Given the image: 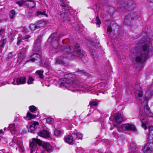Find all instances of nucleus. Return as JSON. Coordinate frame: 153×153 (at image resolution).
<instances>
[{
    "label": "nucleus",
    "mask_w": 153,
    "mask_h": 153,
    "mask_svg": "<svg viewBox=\"0 0 153 153\" xmlns=\"http://www.w3.org/2000/svg\"><path fill=\"white\" fill-rule=\"evenodd\" d=\"M75 50L77 53V57L80 59L85 57V53L82 51L80 48V46L78 44H76L75 45Z\"/></svg>",
    "instance_id": "nucleus-11"
},
{
    "label": "nucleus",
    "mask_w": 153,
    "mask_h": 153,
    "mask_svg": "<svg viewBox=\"0 0 153 153\" xmlns=\"http://www.w3.org/2000/svg\"><path fill=\"white\" fill-rule=\"evenodd\" d=\"M36 73L39 75V77L40 79H42L43 78L44 76L43 74V71L38 70Z\"/></svg>",
    "instance_id": "nucleus-32"
},
{
    "label": "nucleus",
    "mask_w": 153,
    "mask_h": 153,
    "mask_svg": "<svg viewBox=\"0 0 153 153\" xmlns=\"http://www.w3.org/2000/svg\"><path fill=\"white\" fill-rule=\"evenodd\" d=\"M26 82V78L25 76L19 77L16 79V83L17 85L25 84Z\"/></svg>",
    "instance_id": "nucleus-20"
},
{
    "label": "nucleus",
    "mask_w": 153,
    "mask_h": 153,
    "mask_svg": "<svg viewBox=\"0 0 153 153\" xmlns=\"http://www.w3.org/2000/svg\"><path fill=\"white\" fill-rule=\"evenodd\" d=\"M64 139L65 141L69 144L72 143L74 141L73 138L70 135L67 136L65 137Z\"/></svg>",
    "instance_id": "nucleus-23"
},
{
    "label": "nucleus",
    "mask_w": 153,
    "mask_h": 153,
    "mask_svg": "<svg viewBox=\"0 0 153 153\" xmlns=\"http://www.w3.org/2000/svg\"><path fill=\"white\" fill-rule=\"evenodd\" d=\"M2 130H0V134L2 133Z\"/></svg>",
    "instance_id": "nucleus-57"
},
{
    "label": "nucleus",
    "mask_w": 153,
    "mask_h": 153,
    "mask_svg": "<svg viewBox=\"0 0 153 153\" xmlns=\"http://www.w3.org/2000/svg\"><path fill=\"white\" fill-rule=\"evenodd\" d=\"M39 125V123L37 122H34L32 124L31 126H33V127L35 129L37 128V126Z\"/></svg>",
    "instance_id": "nucleus-45"
},
{
    "label": "nucleus",
    "mask_w": 153,
    "mask_h": 153,
    "mask_svg": "<svg viewBox=\"0 0 153 153\" xmlns=\"http://www.w3.org/2000/svg\"><path fill=\"white\" fill-rule=\"evenodd\" d=\"M37 15L39 16L41 15H45L46 16H47V15L45 13V12L43 11V12H42L40 11H37Z\"/></svg>",
    "instance_id": "nucleus-46"
},
{
    "label": "nucleus",
    "mask_w": 153,
    "mask_h": 153,
    "mask_svg": "<svg viewBox=\"0 0 153 153\" xmlns=\"http://www.w3.org/2000/svg\"><path fill=\"white\" fill-rule=\"evenodd\" d=\"M59 4L62 7V9L63 11L67 12L70 9V6L68 4L65 0H59Z\"/></svg>",
    "instance_id": "nucleus-9"
},
{
    "label": "nucleus",
    "mask_w": 153,
    "mask_h": 153,
    "mask_svg": "<svg viewBox=\"0 0 153 153\" xmlns=\"http://www.w3.org/2000/svg\"><path fill=\"white\" fill-rule=\"evenodd\" d=\"M78 71L79 72H80V73L82 74H85L86 73V72H84L83 71H82V70H79Z\"/></svg>",
    "instance_id": "nucleus-54"
},
{
    "label": "nucleus",
    "mask_w": 153,
    "mask_h": 153,
    "mask_svg": "<svg viewBox=\"0 0 153 153\" xmlns=\"http://www.w3.org/2000/svg\"><path fill=\"white\" fill-rule=\"evenodd\" d=\"M153 151V143H148L145 146L144 149V153H151Z\"/></svg>",
    "instance_id": "nucleus-15"
},
{
    "label": "nucleus",
    "mask_w": 153,
    "mask_h": 153,
    "mask_svg": "<svg viewBox=\"0 0 153 153\" xmlns=\"http://www.w3.org/2000/svg\"><path fill=\"white\" fill-rule=\"evenodd\" d=\"M97 103L95 101H93L91 102L90 104L91 106H93L94 105H97Z\"/></svg>",
    "instance_id": "nucleus-51"
},
{
    "label": "nucleus",
    "mask_w": 153,
    "mask_h": 153,
    "mask_svg": "<svg viewBox=\"0 0 153 153\" xmlns=\"http://www.w3.org/2000/svg\"><path fill=\"white\" fill-rule=\"evenodd\" d=\"M150 91H149L147 92L146 95L148 98H150L153 95V89L152 88H150Z\"/></svg>",
    "instance_id": "nucleus-29"
},
{
    "label": "nucleus",
    "mask_w": 153,
    "mask_h": 153,
    "mask_svg": "<svg viewBox=\"0 0 153 153\" xmlns=\"http://www.w3.org/2000/svg\"><path fill=\"white\" fill-rule=\"evenodd\" d=\"M38 134L39 136L44 138H47L50 137L49 132L45 130L41 131Z\"/></svg>",
    "instance_id": "nucleus-19"
},
{
    "label": "nucleus",
    "mask_w": 153,
    "mask_h": 153,
    "mask_svg": "<svg viewBox=\"0 0 153 153\" xmlns=\"http://www.w3.org/2000/svg\"><path fill=\"white\" fill-rule=\"evenodd\" d=\"M26 51V49L25 48H24L19 51L17 59V62L19 63H20L22 60Z\"/></svg>",
    "instance_id": "nucleus-16"
},
{
    "label": "nucleus",
    "mask_w": 153,
    "mask_h": 153,
    "mask_svg": "<svg viewBox=\"0 0 153 153\" xmlns=\"http://www.w3.org/2000/svg\"><path fill=\"white\" fill-rule=\"evenodd\" d=\"M25 62V63L29 62H34L36 60L38 61L40 63V65L43 66V64L42 61V58L40 55L37 53L33 54L32 55L30 56Z\"/></svg>",
    "instance_id": "nucleus-5"
},
{
    "label": "nucleus",
    "mask_w": 153,
    "mask_h": 153,
    "mask_svg": "<svg viewBox=\"0 0 153 153\" xmlns=\"http://www.w3.org/2000/svg\"><path fill=\"white\" fill-rule=\"evenodd\" d=\"M14 81H14H14H13V82H12L11 83V84H14V85H15V84H14Z\"/></svg>",
    "instance_id": "nucleus-58"
},
{
    "label": "nucleus",
    "mask_w": 153,
    "mask_h": 153,
    "mask_svg": "<svg viewBox=\"0 0 153 153\" xmlns=\"http://www.w3.org/2000/svg\"><path fill=\"white\" fill-rule=\"evenodd\" d=\"M36 117V115H34L29 112H28L27 114L26 117L29 120H30L32 119L35 118Z\"/></svg>",
    "instance_id": "nucleus-28"
},
{
    "label": "nucleus",
    "mask_w": 153,
    "mask_h": 153,
    "mask_svg": "<svg viewBox=\"0 0 153 153\" xmlns=\"http://www.w3.org/2000/svg\"><path fill=\"white\" fill-rule=\"evenodd\" d=\"M62 36L61 35H59L58 36L57 38L53 42L52 45L54 49H60L62 51V48L63 47V46H67V45H64L62 46H60L59 45V43L58 42V40Z\"/></svg>",
    "instance_id": "nucleus-13"
},
{
    "label": "nucleus",
    "mask_w": 153,
    "mask_h": 153,
    "mask_svg": "<svg viewBox=\"0 0 153 153\" xmlns=\"http://www.w3.org/2000/svg\"><path fill=\"white\" fill-rule=\"evenodd\" d=\"M13 142H14L15 143H16L17 144H19L20 143V141L18 139H13L12 141Z\"/></svg>",
    "instance_id": "nucleus-49"
},
{
    "label": "nucleus",
    "mask_w": 153,
    "mask_h": 153,
    "mask_svg": "<svg viewBox=\"0 0 153 153\" xmlns=\"http://www.w3.org/2000/svg\"><path fill=\"white\" fill-rule=\"evenodd\" d=\"M137 16L136 13L132 12L128 14L125 17L123 23L125 25H130L131 21Z\"/></svg>",
    "instance_id": "nucleus-8"
},
{
    "label": "nucleus",
    "mask_w": 153,
    "mask_h": 153,
    "mask_svg": "<svg viewBox=\"0 0 153 153\" xmlns=\"http://www.w3.org/2000/svg\"><path fill=\"white\" fill-rule=\"evenodd\" d=\"M6 42V41L5 39H4L0 41V52L1 53L2 49L4 47V46Z\"/></svg>",
    "instance_id": "nucleus-27"
},
{
    "label": "nucleus",
    "mask_w": 153,
    "mask_h": 153,
    "mask_svg": "<svg viewBox=\"0 0 153 153\" xmlns=\"http://www.w3.org/2000/svg\"><path fill=\"white\" fill-rule=\"evenodd\" d=\"M26 4L29 8H32L35 7L36 5L35 2L32 0L26 1Z\"/></svg>",
    "instance_id": "nucleus-21"
},
{
    "label": "nucleus",
    "mask_w": 153,
    "mask_h": 153,
    "mask_svg": "<svg viewBox=\"0 0 153 153\" xmlns=\"http://www.w3.org/2000/svg\"><path fill=\"white\" fill-rule=\"evenodd\" d=\"M110 130H112V128H110Z\"/></svg>",
    "instance_id": "nucleus-60"
},
{
    "label": "nucleus",
    "mask_w": 153,
    "mask_h": 153,
    "mask_svg": "<svg viewBox=\"0 0 153 153\" xmlns=\"http://www.w3.org/2000/svg\"><path fill=\"white\" fill-rule=\"evenodd\" d=\"M8 128L10 130H13L15 128V126L13 124H10L8 127Z\"/></svg>",
    "instance_id": "nucleus-47"
},
{
    "label": "nucleus",
    "mask_w": 153,
    "mask_h": 153,
    "mask_svg": "<svg viewBox=\"0 0 153 153\" xmlns=\"http://www.w3.org/2000/svg\"><path fill=\"white\" fill-rule=\"evenodd\" d=\"M63 61L62 60L60 59L59 58L56 59V63L57 64H62L63 63Z\"/></svg>",
    "instance_id": "nucleus-36"
},
{
    "label": "nucleus",
    "mask_w": 153,
    "mask_h": 153,
    "mask_svg": "<svg viewBox=\"0 0 153 153\" xmlns=\"http://www.w3.org/2000/svg\"><path fill=\"white\" fill-rule=\"evenodd\" d=\"M92 45H93V46L95 47L99 48H100V43L99 42H97L96 43L92 42Z\"/></svg>",
    "instance_id": "nucleus-38"
},
{
    "label": "nucleus",
    "mask_w": 153,
    "mask_h": 153,
    "mask_svg": "<svg viewBox=\"0 0 153 153\" xmlns=\"http://www.w3.org/2000/svg\"><path fill=\"white\" fill-rule=\"evenodd\" d=\"M74 135H76V137L79 139H81L83 137L82 134L81 133L79 132L76 133V134H74Z\"/></svg>",
    "instance_id": "nucleus-44"
},
{
    "label": "nucleus",
    "mask_w": 153,
    "mask_h": 153,
    "mask_svg": "<svg viewBox=\"0 0 153 153\" xmlns=\"http://www.w3.org/2000/svg\"><path fill=\"white\" fill-rule=\"evenodd\" d=\"M56 33H53L51 34L48 40L49 41L50 40H51L54 39L55 37L56 36Z\"/></svg>",
    "instance_id": "nucleus-39"
},
{
    "label": "nucleus",
    "mask_w": 153,
    "mask_h": 153,
    "mask_svg": "<svg viewBox=\"0 0 153 153\" xmlns=\"http://www.w3.org/2000/svg\"><path fill=\"white\" fill-rule=\"evenodd\" d=\"M30 130L32 131H33L36 130V129L33 127V126H30Z\"/></svg>",
    "instance_id": "nucleus-53"
},
{
    "label": "nucleus",
    "mask_w": 153,
    "mask_h": 153,
    "mask_svg": "<svg viewBox=\"0 0 153 153\" xmlns=\"http://www.w3.org/2000/svg\"><path fill=\"white\" fill-rule=\"evenodd\" d=\"M148 102V100L146 103H139L141 104L142 105H143L144 107V111L146 116L148 117H150L152 116V113L150 112L149 110V108L148 106L147 103Z\"/></svg>",
    "instance_id": "nucleus-12"
},
{
    "label": "nucleus",
    "mask_w": 153,
    "mask_h": 153,
    "mask_svg": "<svg viewBox=\"0 0 153 153\" xmlns=\"http://www.w3.org/2000/svg\"><path fill=\"white\" fill-rule=\"evenodd\" d=\"M124 119L121 117L120 113H117L114 116V121L117 123H120L124 120Z\"/></svg>",
    "instance_id": "nucleus-17"
},
{
    "label": "nucleus",
    "mask_w": 153,
    "mask_h": 153,
    "mask_svg": "<svg viewBox=\"0 0 153 153\" xmlns=\"http://www.w3.org/2000/svg\"><path fill=\"white\" fill-rule=\"evenodd\" d=\"M15 11L13 10H11L9 14L10 18L11 19H13L15 17Z\"/></svg>",
    "instance_id": "nucleus-31"
},
{
    "label": "nucleus",
    "mask_w": 153,
    "mask_h": 153,
    "mask_svg": "<svg viewBox=\"0 0 153 153\" xmlns=\"http://www.w3.org/2000/svg\"><path fill=\"white\" fill-rule=\"evenodd\" d=\"M30 36L29 35H27L24 38L21 39L19 38L17 42V44L18 45H20L22 42H23L25 41H27V40H25V39H27L28 38H30Z\"/></svg>",
    "instance_id": "nucleus-25"
},
{
    "label": "nucleus",
    "mask_w": 153,
    "mask_h": 153,
    "mask_svg": "<svg viewBox=\"0 0 153 153\" xmlns=\"http://www.w3.org/2000/svg\"><path fill=\"white\" fill-rule=\"evenodd\" d=\"M133 153H137L136 152H134Z\"/></svg>",
    "instance_id": "nucleus-61"
},
{
    "label": "nucleus",
    "mask_w": 153,
    "mask_h": 153,
    "mask_svg": "<svg viewBox=\"0 0 153 153\" xmlns=\"http://www.w3.org/2000/svg\"><path fill=\"white\" fill-rule=\"evenodd\" d=\"M134 89L135 96L137 98L138 103H146L147 102V99L143 96L141 87L138 82L135 83Z\"/></svg>",
    "instance_id": "nucleus-2"
},
{
    "label": "nucleus",
    "mask_w": 153,
    "mask_h": 153,
    "mask_svg": "<svg viewBox=\"0 0 153 153\" xmlns=\"http://www.w3.org/2000/svg\"><path fill=\"white\" fill-rule=\"evenodd\" d=\"M151 0V1L152 3H153V0Z\"/></svg>",
    "instance_id": "nucleus-59"
},
{
    "label": "nucleus",
    "mask_w": 153,
    "mask_h": 153,
    "mask_svg": "<svg viewBox=\"0 0 153 153\" xmlns=\"http://www.w3.org/2000/svg\"><path fill=\"white\" fill-rule=\"evenodd\" d=\"M112 31V28L111 26H108L107 29V33L109 35Z\"/></svg>",
    "instance_id": "nucleus-41"
},
{
    "label": "nucleus",
    "mask_w": 153,
    "mask_h": 153,
    "mask_svg": "<svg viewBox=\"0 0 153 153\" xmlns=\"http://www.w3.org/2000/svg\"><path fill=\"white\" fill-rule=\"evenodd\" d=\"M69 78L66 77L67 78L62 79L63 82L61 83L60 86L70 90V88L72 87L73 83V79L72 78L73 76H71L72 75L71 74H69Z\"/></svg>",
    "instance_id": "nucleus-4"
},
{
    "label": "nucleus",
    "mask_w": 153,
    "mask_h": 153,
    "mask_svg": "<svg viewBox=\"0 0 153 153\" xmlns=\"http://www.w3.org/2000/svg\"><path fill=\"white\" fill-rule=\"evenodd\" d=\"M3 30V29L1 28L0 29V35H1L2 34Z\"/></svg>",
    "instance_id": "nucleus-55"
},
{
    "label": "nucleus",
    "mask_w": 153,
    "mask_h": 153,
    "mask_svg": "<svg viewBox=\"0 0 153 153\" xmlns=\"http://www.w3.org/2000/svg\"><path fill=\"white\" fill-rule=\"evenodd\" d=\"M121 128L124 130L135 131L136 129V127L134 125L128 123L122 125Z\"/></svg>",
    "instance_id": "nucleus-10"
},
{
    "label": "nucleus",
    "mask_w": 153,
    "mask_h": 153,
    "mask_svg": "<svg viewBox=\"0 0 153 153\" xmlns=\"http://www.w3.org/2000/svg\"><path fill=\"white\" fill-rule=\"evenodd\" d=\"M46 122L48 124H51L53 122V120L51 118H48L46 119Z\"/></svg>",
    "instance_id": "nucleus-48"
},
{
    "label": "nucleus",
    "mask_w": 153,
    "mask_h": 153,
    "mask_svg": "<svg viewBox=\"0 0 153 153\" xmlns=\"http://www.w3.org/2000/svg\"><path fill=\"white\" fill-rule=\"evenodd\" d=\"M64 11L62 12L60 10L58 11V17L59 19H63L64 20H65V19L68 21H70V18L68 17L67 14H65Z\"/></svg>",
    "instance_id": "nucleus-14"
},
{
    "label": "nucleus",
    "mask_w": 153,
    "mask_h": 153,
    "mask_svg": "<svg viewBox=\"0 0 153 153\" xmlns=\"http://www.w3.org/2000/svg\"><path fill=\"white\" fill-rule=\"evenodd\" d=\"M34 50L36 51H38L40 49V42L39 39H37L34 42Z\"/></svg>",
    "instance_id": "nucleus-22"
},
{
    "label": "nucleus",
    "mask_w": 153,
    "mask_h": 153,
    "mask_svg": "<svg viewBox=\"0 0 153 153\" xmlns=\"http://www.w3.org/2000/svg\"><path fill=\"white\" fill-rule=\"evenodd\" d=\"M34 80V79L31 76H29L27 82V83L28 84H31L32 83V82Z\"/></svg>",
    "instance_id": "nucleus-37"
},
{
    "label": "nucleus",
    "mask_w": 153,
    "mask_h": 153,
    "mask_svg": "<svg viewBox=\"0 0 153 153\" xmlns=\"http://www.w3.org/2000/svg\"><path fill=\"white\" fill-rule=\"evenodd\" d=\"M143 116H141V117L140 118V121L142 123V127L145 129H146L147 128V127L146 126V119H145L144 118H143Z\"/></svg>",
    "instance_id": "nucleus-26"
},
{
    "label": "nucleus",
    "mask_w": 153,
    "mask_h": 153,
    "mask_svg": "<svg viewBox=\"0 0 153 153\" xmlns=\"http://www.w3.org/2000/svg\"><path fill=\"white\" fill-rule=\"evenodd\" d=\"M149 133L150 134H152V135H153V130H151L150 131H149Z\"/></svg>",
    "instance_id": "nucleus-56"
},
{
    "label": "nucleus",
    "mask_w": 153,
    "mask_h": 153,
    "mask_svg": "<svg viewBox=\"0 0 153 153\" xmlns=\"http://www.w3.org/2000/svg\"><path fill=\"white\" fill-rule=\"evenodd\" d=\"M42 143V141L39 139L33 138L32 139V142H30L29 145L30 147L31 153H33V152L36 150L37 145H40Z\"/></svg>",
    "instance_id": "nucleus-7"
},
{
    "label": "nucleus",
    "mask_w": 153,
    "mask_h": 153,
    "mask_svg": "<svg viewBox=\"0 0 153 153\" xmlns=\"http://www.w3.org/2000/svg\"><path fill=\"white\" fill-rule=\"evenodd\" d=\"M30 28L32 30H34L36 29H37L36 27V24H30Z\"/></svg>",
    "instance_id": "nucleus-34"
},
{
    "label": "nucleus",
    "mask_w": 153,
    "mask_h": 153,
    "mask_svg": "<svg viewBox=\"0 0 153 153\" xmlns=\"http://www.w3.org/2000/svg\"><path fill=\"white\" fill-rule=\"evenodd\" d=\"M42 147L44 149V152L46 151L48 152H51L52 147L49 143H44L42 145Z\"/></svg>",
    "instance_id": "nucleus-18"
},
{
    "label": "nucleus",
    "mask_w": 153,
    "mask_h": 153,
    "mask_svg": "<svg viewBox=\"0 0 153 153\" xmlns=\"http://www.w3.org/2000/svg\"><path fill=\"white\" fill-rule=\"evenodd\" d=\"M62 49L63 53L62 56L63 58L70 59H72L75 58L76 56L72 53L74 51L72 47L68 45L63 46Z\"/></svg>",
    "instance_id": "nucleus-3"
},
{
    "label": "nucleus",
    "mask_w": 153,
    "mask_h": 153,
    "mask_svg": "<svg viewBox=\"0 0 153 153\" xmlns=\"http://www.w3.org/2000/svg\"><path fill=\"white\" fill-rule=\"evenodd\" d=\"M13 56V53L12 52H10L8 54L7 58L8 59H11L12 58Z\"/></svg>",
    "instance_id": "nucleus-50"
},
{
    "label": "nucleus",
    "mask_w": 153,
    "mask_h": 153,
    "mask_svg": "<svg viewBox=\"0 0 153 153\" xmlns=\"http://www.w3.org/2000/svg\"><path fill=\"white\" fill-rule=\"evenodd\" d=\"M125 9L128 11L133 10L136 7L135 2L132 0H125L123 5Z\"/></svg>",
    "instance_id": "nucleus-6"
},
{
    "label": "nucleus",
    "mask_w": 153,
    "mask_h": 153,
    "mask_svg": "<svg viewBox=\"0 0 153 153\" xmlns=\"http://www.w3.org/2000/svg\"><path fill=\"white\" fill-rule=\"evenodd\" d=\"M96 24L97 25H99L98 27H100V24L101 23V22L98 16H97L96 18Z\"/></svg>",
    "instance_id": "nucleus-40"
},
{
    "label": "nucleus",
    "mask_w": 153,
    "mask_h": 153,
    "mask_svg": "<svg viewBox=\"0 0 153 153\" xmlns=\"http://www.w3.org/2000/svg\"><path fill=\"white\" fill-rule=\"evenodd\" d=\"M137 148L136 144L134 143H131L130 145V148L131 150H134Z\"/></svg>",
    "instance_id": "nucleus-33"
},
{
    "label": "nucleus",
    "mask_w": 153,
    "mask_h": 153,
    "mask_svg": "<svg viewBox=\"0 0 153 153\" xmlns=\"http://www.w3.org/2000/svg\"><path fill=\"white\" fill-rule=\"evenodd\" d=\"M45 67L47 68H48L49 67V63L47 61H46L45 62Z\"/></svg>",
    "instance_id": "nucleus-52"
},
{
    "label": "nucleus",
    "mask_w": 153,
    "mask_h": 153,
    "mask_svg": "<svg viewBox=\"0 0 153 153\" xmlns=\"http://www.w3.org/2000/svg\"><path fill=\"white\" fill-rule=\"evenodd\" d=\"M36 24L37 29L44 27L46 25L45 22L43 21H39L36 22Z\"/></svg>",
    "instance_id": "nucleus-24"
},
{
    "label": "nucleus",
    "mask_w": 153,
    "mask_h": 153,
    "mask_svg": "<svg viewBox=\"0 0 153 153\" xmlns=\"http://www.w3.org/2000/svg\"><path fill=\"white\" fill-rule=\"evenodd\" d=\"M29 109L30 111L32 112H35L36 111V107L33 105L30 106L29 107Z\"/></svg>",
    "instance_id": "nucleus-35"
},
{
    "label": "nucleus",
    "mask_w": 153,
    "mask_h": 153,
    "mask_svg": "<svg viewBox=\"0 0 153 153\" xmlns=\"http://www.w3.org/2000/svg\"><path fill=\"white\" fill-rule=\"evenodd\" d=\"M61 133V131L58 129H55L54 131V134L56 136H59Z\"/></svg>",
    "instance_id": "nucleus-42"
},
{
    "label": "nucleus",
    "mask_w": 153,
    "mask_h": 153,
    "mask_svg": "<svg viewBox=\"0 0 153 153\" xmlns=\"http://www.w3.org/2000/svg\"><path fill=\"white\" fill-rule=\"evenodd\" d=\"M90 52L92 54L93 57L94 59H97L98 57V54L94 50H91Z\"/></svg>",
    "instance_id": "nucleus-30"
},
{
    "label": "nucleus",
    "mask_w": 153,
    "mask_h": 153,
    "mask_svg": "<svg viewBox=\"0 0 153 153\" xmlns=\"http://www.w3.org/2000/svg\"><path fill=\"white\" fill-rule=\"evenodd\" d=\"M25 2H26L25 1H24L23 0L18 1L16 2V3L19 5L20 6H22L24 3Z\"/></svg>",
    "instance_id": "nucleus-43"
},
{
    "label": "nucleus",
    "mask_w": 153,
    "mask_h": 153,
    "mask_svg": "<svg viewBox=\"0 0 153 153\" xmlns=\"http://www.w3.org/2000/svg\"><path fill=\"white\" fill-rule=\"evenodd\" d=\"M140 47L137 50L135 60L138 62L143 63L147 59L152 45L151 39L148 37H143L139 42Z\"/></svg>",
    "instance_id": "nucleus-1"
}]
</instances>
